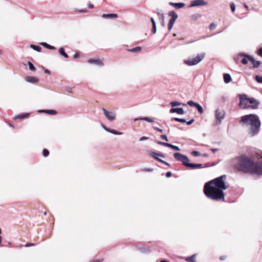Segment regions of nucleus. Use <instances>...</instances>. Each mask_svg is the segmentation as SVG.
Instances as JSON below:
<instances>
[{
  "instance_id": "f704fd0d",
  "label": "nucleus",
  "mask_w": 262,
  "mask_h": 262,
  "mask_svg": "<svg viewBox=\"0 0 262 262\" xmlns=\"http://www.w3.org/2000/svg\"><path fill=\"white\" fill-rule=\"evenodd\" d=\"M230 8L232 12H234L235 10V5L234 3L232 2L230 3Z\"/></svg>"
},
{
  "instance_id": "338daca9",
  "label": "nucleus",
  "mask_w": 262,
  "mask_h": 262,
  "mask_svg": "<svg viewBox=\"0 0 262 262\" xmlns=\"http://www.w3.org/2000/svg\"><path fill=\"white\" fill-rule=\"evenodd\" d=\"M160 262H169V261H167L166 260H162L160 261Z\"/></svg>"
},
{
  "instance_id": "2eb2a0df",
  "label": "nucleus",
  "mask_w": 262,
  "mask_h": 262,
  "mask_svg": "<svg viewBox=\"0 0 262 262\" xmlns=\"http://www.w3.org/2000/svg\"><path fill=\"white\" fill-rule=\"evenodd\" d=\"M151 155L153 156V157H154L155 159H156L157 160H158V161H159V162H161V163H163L165 164H166V165H169V164H168V163H167L166 162H165V161H164L162 160V159H160V158H158V157H157V156H161V157H164V156H163V155H162V154H158L155 153V152H152V153L151 154Z\"/></svg>"
},
{
  "instance_id": "a19ab883",
  "label": "nucleus",
  "mask_w": 262,
  "mask_h": 262,
  "mask_svg": "<svg viewBox=\"0 0 262 262\" xmlns=\"http://www.w3.org/2000/svg\"><path fill=\"white\" fill-rule=\"evenodd\" d=\"M172 148L174 149V150H177V151L180 150V148L178 146H175V145H173V146L172 147Z\"/></svg>"
},
{
  "instance_id": "de8ad7c7",
  "label": "nucleus",
  "mask_w": 262,
  "mask_h": 262,
  "mask_svg": "<svg viewBox=\"0 0 262 262\" xmlns=\"http://www.w3.org/2000/svg\"><path fill=\"white\" fill-rule=\"evenodd\" d=\"M79 57V54L78 53L76 52L73 56L74 58H77Z\"/></svg>"
},
{
  "instance_id": "39448f33",
  "label": "nucleus",
  "mask_w": 262,
  "mask_h": 262,
  "mask_svg": "<svg viewBox=\"0 0 262 262\" xmlns=\"http://www.w3.org/2000/svg\"><path fill=\"white\" fill-rule=\"evenodd\" d=\"M173 157L177 160L181 162L183 165L191 169L201 168L202 167V164L190 163L188 158L186 156L182 155L181 153H175L173 155Z\"/></svg>"
},
{
  "instance_id": "1a4fd4ad",
  "label": "nucleus",
  "mask_w": 262,
  "mask_h": 262,
  "mask_svg": "<svg viewBox=\"0 0 262 262\" xmlns=\"http://www.w3.org/2000/svg\"><path fill=\"white\" fill-rule=\"evenodd\" d=\"M103 112L104 114L105 117L110 121H113L116 116V113L113 111H108L103 108Z\"/></svg>"
},
{
  "instance_id": "e2e57ef3",
  "label": "nucleus",
  "mask_w": 262,
  "mask_h": 262,
  "mask_svg": "<svg viewBox=\"0 0 262 262\" xmlns=\"http://www.w3.org/2000/svg\"><path fill=\"white\" fill-rule=\"evenodd\" d=\"M102 260H94L93 262H101Z\"/></svg>"
},
{
  "instance_id": "6e6552de",
  "label": "nucleus",
  "mask_w": 262,
  "mask_h": 262,
  "mask_svg": "<svg viewBox=\"0 0 262 262\" xmlns=\"http://www.w3.org/2000/svg\"><path fill=\"white\" fill-rule=\"evenodd\" d=\"M225 116V113L224 111L220 108H217L215 111V118L216 119V121L215 122L214 125L215 126H217L220 124L222 120L224 119Z\"/></svg>"
},
{
  "instance_id": "c756f323",
  "label": "nucleus",
  "mask_w": 262,
  "mask_h": 262,
  "mask_svg": "<svg viewBox=\"0 0 262 262\" xmlns=\"http://www.w3.org/2000/svg\"><path fill=\"white\" fill-rule=\"evenodd\" d=\"M255 78L258 83H262V76L256 75Z\"/></svg>"
},
{
  "instance_id": "052dcab7",
  "label": "nucleus",
  "mask_w": 262,
  "mask_h": 262,
  "mask_svg": "<svg viewBox=\"0 0 262 262\" xmlns=\"http://www.w3.org/2000/svg\"><path fill=\"white\" fill-rule=\"evenodd\" d=\"M45 72L46 73H47V74H50V71H49V70H48V69H46V70H45Z\"/></svg>"
},
{
  "instance_id": "473e14b6",
  "label": "nucleus",
  "mask_w": 262,
  "mask_h": 262,
  "mask_svg": "<svg viewBox=\"0 0 262 262\" xmlns=\"http://www.w3.org/2000/svg\"><path fill=\"white\" fill-rule=\"evenodd\" d=\"M200 17V15L199 14H194L191 16V18L192 20H196Z\"/></svg>"
},
{
  "instance_id": "5fc2aeb1",
  "label": "nucleus",
  "mask_w": 262,
  "mask_h": 262,
  "mask_svg": "<svg viewBox=\"0 0 262 262\" xmlns=\"http://www.w3.org/2000/svg\"><path fill=\"white\" fill-rule=\"evenodd\" d=\"M173 26V25H172L168 24V30H170L172 28Z\"/></svg>"
},
{
  "instance_id": "4468645a",
  "label": "nucleus",
  "mask_w": 262,
  "mask_h": 262,
  "mask_svg": "<svg viewBox=\"0 0 262 262\" xmlns=\"http://www.w3.org/2000/svg\"><path fill=\"white\" fill-rule=\"evenodd\" d=\"M169 4L170 6L174 7L177 9H180L185 6V4L183 3H173L170 2Z\"/></svg>"
},
{
  "instance_id": "9d476101",
  "label": "nucleus",
  "mask_w": 262,
  "mask_h": 262,
  "mask_svg": "<svg viewBox=\"0 0 262 262\" xmlns=\"http://www.w3.org/2000/svg\"><path fill=\"white\" fill-rule=\"evenodd\" d=\"M207 4V3L203 0H194L191 2L190 7L204 6Z\"/></svg>"
},
{
  "instance_id": "6ab92c4d",
  "label": "nucleus",
  "mask_w": 262,
  "mask_h": 262,
  "mask_svg": "<svg viewBox=\"0 0 262 262\" xmlns=\"http://www.w3.org/2000/svg\"><path fill=\"white\" fill-rule=\"evenodd\" d=\"M168 15L171 17V19L176 20L178 18L177 14L173 11H171L169 12Z\"/></svg>"
},
{
  "instance_id": "09e8293b",
  "label": "nucleus",
  "mask_w": 262,
  "mask_h": 262,
  "mask_svg": "<svg viewBox=\"0 0 262 262\" xmlns=\"http://www.w3.org/2000/svg\"><path fill=\"white\" fill-rule=\"evenodd\" d=\"M34 246V244L33 243H27L25 245V247H30V246Z\"/></svg>"
},
{
  "instance_id": "37998d69",
  "label": "nucleus",
  "mask_w": 262,
  "mask_h": 262,
  "mask_svg": "<svg viewBox=\"0 0 262 262\" xmlns=\"http://www.w3.org/2000/svg\"><path fill=\"white\" fill-rule=\"evenodd\" d=\"M152 24V26H156V21L153 17H151L150 18Z\"/></svg>"
},
{
  "instance_id": "7c9ffc66",
  "label": "nucleus",
  "mask_w": 262,
  "mask_h": 262,
  "mask_svg": "<svg viewBox=\"0 0 262 262\" xmlns=\"http://www.w3.org/2000/svg\"><path fill=\"white\" fill-rule=\"evenodd\" d=\"M187 104L189 106L196 107V105L198 104V103L194 102L192 100H189L187 102Z\"/></svg>"
},
{
  "instance_id": "72a5a7b5",
  "label": "nucleus",
  "mask_w": 262,
  "mask_h": 262,
  "mask_svg": "<svg viewBox=\"0 0 262 262\" xmlns=\"http://www.w3.org/2000/svg\"><path fill=\"white\" fill-rule=\"evenodd\" d=\"M28 64L29 67V69L31 71H34L35 70V68L33 66V64L30 61L28 62Z\"/></svg>"
},
{
  "instance_id": "a878e982",
  "label": "nucleus",
  "mask_w": 262,
  "mask_h": 262,
  "mask_svg": "<svg viewBox=\"0 0 262 262\" xmlns=\"http://www.w3.org/2000/svg\"><path fill=\"white\" fill-rule=\"evenodd\" d=\"M141 120L145 121L148 122H153L154 120L152 118H149V117H142L141 119H140Z\"/></svg>"
},
{
  "instance_id": "13d9d810",
  "label": "nucleus",
  "mask_w": 262,
  "mask_h": 262,
  "mask_svg": "<svg viewBox=\"0 0 262 262\" xmlns=\"http://www.w3.org/2000/svg\"><path fill=\"white\" fill-rule=\"evenodd\" d=\"M211 150L213 152L215 153L216 151H217L218 150V149H216V148H212V149H211Z\"/></svg>"
},
{
  "instance_id": "aec40b11",
  "label": "nucleus",
  "mask_w": 262,
  "mask_h": 262,
  "mask_svg": "<svg viewBox=\"0 0 262 262\" xmlns=\"http://www.w3.org/2000/svg\"><path fill=\"white\" fill-rule=\"evenodd\" d=\"M196 254H194L192 255V256L190 257H188L185 258V260L187 262H195V257H196Z\"/></svg>"
},
{
  "instance_id": "6e6d98bb",
  "label": "nucleus",
  "mask_w": 262,
  "mask_h": 262,
  "mask_svg": "<svg viewBox=\"0 0 262 262\" xmlns=\"http://www.w3.org/2000/svg\"><path fill=\"white\" fill-rule=\"evenodd\" d=\"M172 146H173V145H172L171 144H169V143H166L165 146L169 147H170V148H172Z\"/></svg>"
},
{
  "instance_id": "5701e85b",
  "label": "nucleus",
  "mask_w": 262,
  "mask_h": 262,
  "mask_svg": "<svg viewBox=\"0 0 262 262\" xmlns=\"http://www.w3.org/2000/svg\"><path fill=\"white\" fill-rule=\"evenodd\" d=\"M40 45L49 49H51V50L55 49V48L54 47L51 46V45L47 43L46 42H41Z\"/></svg>"
},
{
  "instance_id": "4be33fe9",
  "label": "nucleus",
  "mask_w": 262,
  "mask_h": 262,
  "mask_svg": "<svg viewBox=\"0 0 262 262\" xmlns=\"http://www.w3.org/2000/svg\"><path fill=\"white\" fill-rule=\"evenodd\" d=\"M29 115H30L29 113H25V114H23L22 115H19L16 116L14 117V119H17L26 118H28L29 116Z\"/></svg>"
},
{
  "instance_id": "bb28decb",
  "label": "nucleus",
  "mask_w": 262,
  "mask_h": 262,
  "mask_svg": "<svg viewBox=\"0 0 262 262\" xmlns=\"http://www.w3.org/2000/svg\"><path fill=\"white\" fill-rule=\"evenodd\" d=\"M141 50V48L140 47H137L134 48H133L129 50V51L132 52H137L140 51Z\"/></svg>"
},
{
  "instance_id": "a18cd8bd",
  "label": "nucleus",
  "mask_w": 262,
  "mask_h": 262,
  "mask_svg": "<svg viewBox=\"0 0 262 262\" xmlns=\"http://www.w3.org/2000/svg\"><path fill=\"white\" fill-rule=\"evenodd\" d=\"M157 143L158 144H159V145H163V146H166V143L163 142H161V141H158V142H157Z\"/></svg>"
},
{
  "instance_id": "20e7f679",
  "label": "nucleus",
  "mask_w": 262,
  "mask_h": 262,
  "mask_svg": "<svg viewBox=\"0 0 262 262\" xmlns=\"http://www.w3.org/2000/svg\"><path fill=\"white\" fill-rule=\"evenodd\" d=\"M258 104L259 102L253 98H248L246 95L240 96L239 105L242 108L245 109L250 107L255 108Z\"/></svg>"
},
{
  "instance_id": "69168bd1",
  "label": "nucleus",
  "mask_w": 262,
  "mask_h": 262,
  "mask_svg": "<svg viewBox=\"0 0 262 262\" xmlns=\"http://www.w3.org/2000/svg\"><path fill=\"white\" fill-rule=\"evenodd\" d=\"M220 259H221V260H224V259H225V257H224V256H221V257H220Z\"/></svg>"
},
{
  "instance_id": "58836bf2",
  "label": "nucleus",
  "mask_w": 262,
  "mask_h": 262,
  "mask_svg": "<svg viewBox=\"0 0 262 262\" xmlns=\"http://www.w3.org/2000/svg\"><path fill=\"white\" fill-rule=\"evenodd\" d=\"M257 54L258 55L262 57V48H260L257 51Z\"/></svg>"
},
{
  "instance_id": "7ed1b4c3",
  "label": "nucleus",
  "mask_w": 262,
  "mask_h": 262,
  "mask_svg": "<svg viewBox=\"0 0 262 262\" xmlns=\"http://www.w3.org/2000/svg\"><path fill=\"white\" fill-rule=\"evenodd\" d=\"M243 126L248 127L249 134L253 136L259 131L261 125L259 117L256 115L250 114L243 116L240 121Z\"/></svg>"
},
{
  "instance_id": "412c9836",
  "label": "nucleus",
  "mask_w": 262,
  "mask_h": 262,
  "mask_svg": "<svg viewBox=\"0 0 262 262\" xmlns=\"http://www.w3.org/2000/svg\"><path fill=\"white\" fill-rule=\"evenodd\" d=\"M39 113H46L50 115H55L56 114V112L54 110H39Z\"/></svg>"
},
{
  "instance_id": "49530a36",
  "label": "nucleus",
  "mask_w": 262,
  "mask_h": 262,
  "mask_svg": "<svg viewBox=\"0 0 262 262\" xmlns=\"http://www.w3.org/2000/svg\"><path fill=\"white\" fill-rule=\"evenodd\" d=\"M176 20L170 19L169 21L168 24L173 25Z\"/></svg>"
},
{
  "instance_id": "423d86ee",
  "label": "nucleus",
  "mask_w": 262,
  "mask_h": 262,
  "mask_svg": "<svg viewBox=\"0 0 262 262\" xmlns=\"http://www.w3.org/2000/svg\"><path fill=\"white\" fill-rule=\"evenodd\" d=\"M238 58H241V62L243 64H247L249 63V66L253 68L258 67L260 64L259 61H256L252 56L243 53L239 54Z\"/></svg>"
},
{
  "instance_id": "f03ea898",
  "label": "nucleus",
  "mask_w": 262,
  "mask_h": 262,
  "mask_svg": "<svg viewBox=\"0 0 262 262\" xmlns=\"http://www.w3.org/2000/svg\"><path fill=\"white\" fill-rule=\"evenodd\" d=\"M223 175L206 183L204 187L205 194L213 200L219 201L224 199L223 191L227 188Z\"/></svg>"
},
{
  "instance_id": "a211bd4d",
  "label": "nucleus",
  "mask_w": 262,
  "mask_h": 262,
  "mask_svg": "<svg viewBox=\"0 0 262 262\" xmlns=\"http://www.w3.org/2000/svg\"><path fill=\"white\" fill-rule=\"evenodd\" d=\"M223 77L224 82L226 83H229L232 80L231 77L229 74H224Z\"/></svg>"
},
{
  "instance_id": "603ef678",
  "label": "nucleus",
  "mask_w": 262,
  "mask_h": 262,
  "mask_svg": "<svg viewBox=\"0 0 262 262\" xmlns=\"http://www.w3.org/2000/svg\"><path fill=\"white\" fill-rule=\"evenodd\" d=\"M193 121H194V119H191V120H190L188 122H186V123L188 125H190L193 122Z\"/></svg>"
},
{
  "instance_id": "c03bdc74",
  "label": "nucleus",
  "mask_w": 262,
  "mask_h": 262,
  "mask_svg": "<svg viewBox=\"0 0 262 262\" xmlns=\"http://www.w3.org/2000/svg\"><path fill=\"white\" fill-rule=\"evenodd\" d=\"M161 138L164 140H165V141H168V139H167V137L166 135H161Z\"/></svg>"
},
{
  "instance_id": "f3484780",
  "label": "nucleus",
  "mask_w": 262,
  "mask_h": 262,
  "mask_svg": "<svg viewBox=\"0 0 262 262\" xmlns=\"http://www.w3.org/2000/svg\"><path fill=\"white\" fill-rule=\"evenodd\" d=\"M26 81L28 82L36 83L38 81V79L37 78L35 77H27L26 78Z\"/></svg>"
},
{
  "instance_id": "f257e3e1",
  "label": "nucleus",
  "mask_w": 262,
  "mask_h": 262,
  "mask_svg": "<svg viewBox=\"0 0 262 262\" xmlns=\"http://www.w3.org/2000/svg\"><path fill=\"white\" fill-rule=\"evenodd\" d=\"M255 162L247 157H242L234 159L233 163L239 170L249 172L254 174H262V153H257L255 157Z\"/></svg>"
},
{
  "instance_id": "ea45409f",
  "label": "nucleus",
  "mask_w": 262,
  "mask_h": 262,
  "mask_svg": "<svg viewBox=\"0 0 262 262\" xmlns=\"http://www.w3.org/2000/svg\"><path fill=\"white\" fill-rule=\"evenodd\" d=\"M156 32H157V27H156V26H152V32L154 34H155L156 33Z\"/></svg>"
},
{
  "instance_id": "393cba45",
  "label": "nucleus",
  "mask_w": 262,
  "mask_h": 262,
  "mask_svg": "<svg viewBox=\"0 0 262 262\" xmlns=\"http://www.w3.org/2000/svg\"><path fill=\"white\" fill-rule=\"evenodd\" d=\"M30 47L32 49H33V50H35L36 51H38V52H40L41 50V47H39V46H38L31 45Z\"/></svg>"
},
{
  "instance_id": "680f3d73",
  "label": "nucleus",
  "mask_w": 262,
  "mask_h": 262,
  "mask_svg": "<svg viewBox=\"0 0 262 262\" xmlns=\"http://www.w3.org/2000/svg\"><path fill=\"white\" fill-rule=\"evenodd\" d=\"M142 117H140V118H136L134 119V121H136L137 120H141L140 119H141Z\"/></svg>"
},
{
  "instance_id": "e433bc0d",
  "label": "nucleus",
  "mask_w": 262,
  "mask_h": 262,
  "mask_svg": "<svg viewBox=\"0 0 262 262\" xmlns=\"http://www.w3.org/2000/svg\"><path fill=\"white\" fill-rule=\"evenodd\" d=\"M191 155L194 157H197L201 155V154L197 151H193L191 152Z\"/></svg>"
},
{
  "instance_id": "c9c22d12",
  "label": "nucleus",
  "mask_w": 262,
  "mask_h": 262,
  "mask_svg": "<svg viewBox=\"0 0 262 262\" xmlns=\"http://www.w3.org/2000/svg\"><path fill=\"white\" fill-rule=\"evenodd\" d=\"M174 119L177 121H178V122H182V123H185L186 122V120L184 119H180V118H174Z\"/></svg>"
},
{
  "instance_id": "bf43d9fd",
  "label": "nucleus",
  "mask_w": 262,
  "mask_h": 262,
  "mask_svg": "<svg viewBox=\"0 0 262 262\" xmlns=\"http://www.w3.org/2000/svg\"><path fill=\"white\" fill-rule=\"evenodd\" d=\"M88 7H89V8L91 9L94 7V6L93 4H90L88 5Z\"/></svg>"
},
{
  "instance_id": "0e129e2a",
  "label": "nucleus",
  "mask_w": 262,
  "mask_h": 262,
  "mask_svg": "<svg viewBox=\"0 0 262 262\" xmlns=\"http://www.w3.org/2000/svg\"><path fill=\"white\" fill-rule=\"evenodd\" d=\"M244 7H245L246 8H247V9H248V5H247V4H244Z\"/></svg>"
},
{
  "instance_id": "f8f14e48",
  "label": "nucleus",
  "mask_w": 262,
  "mask_h": 262,
  "mask_svg": "<svg viewBox=\"0 0 262 262\" xmlns=\"http://www.w3.org/2000/svg\"><path fill=\"white\" fill-rule=\"evenodd\" d=\"M157 14H158V17H159V19L160 20L161 25L163 27H164L165 26V21H164L165 17H164L163 12L161 10H159L157 12Z\"/></svg>"
},
{
  "instance_id": "0eeeda50",
  "label": "nucleus",
  "mask_w": 262,
  "mask_h": 262,
  "mask_svg": "<svg viewBox=\"0 0 262 262\" xmlns=\"http://www.w3.org/2000/svg\"><path fill=\"white\" fill-rule=\"evenodd\" d=\"M205 53L198 54L195 57H190L184 60V63L188 66H193L200 62L205 57Z\"/></svg>"
},
{
  "instance_id": "3c124183",
  "label": "nucleus",
  "mask_w": 262,
  "mask_h": 262,
  "mask_svg": "<svg viewBox=\"0 0 262 262\" xmlns=\"http://www.w3.org/2000/svg\"><path fill=\"white\" fill-rule=\"evenodd\" d=\"M170 113H176V108H172L170 110Z\"/></svg>"
},
{
  "instance_id": "9b49d317",
  "label": "nucleus",
  "mask_w": 262,
  "mask_h": 262,
  "mask_svg": "<svg viewBox=\"0 0 262 262\" xmlns=\"http://www.w3.org/2000/svg\"><path fill=\"white\" fill-rule=\"evenodd\" d=\"M88 62L90 64H94L100 67L103 66V62L98 58H90L88 60Z\"/></svg>"
},
{
  "instance_id": "864d4df0",
  "label": "nucleus",
  "mask_w": 262,
  "mask_h": 262,
  "mask_svg": "<svg viewBox=\"0 0 262 262\" xmlns=\"http://www.w3.org/2000/svg\"><path fill=\"white\" fill-rule=\"evenodd\" d=\"M171 176V172H170V171L167 172L166 173V177H167V178L170 177Z\"/></svg>"
},
{
  "instance_id": "79ce46f5",
  "label": "nucleus",
  "mask_w": 262,
  "mask_h": 262,
  "mask_svg": "<svg viewBox=\"0 0 262 262\" xmlns=\"http://www.w3.org/2000/svg\"><path fill=\"white\" fill-rule=\"evenodd\" d=\"M147 139H148L147 137L143 136V137H142L141 138H140L139 141H143L146 140Z\"/></svg>"
},
{
  "instance_id": "ddd939ff",
  "label": "nucleus",
  "mask_w": 262,
  "mask_h": 262,
  "mask_svg": "<svg viewBox=\"0 0 262 262\" xmlns=\"http://www.w3.org/2000/svg\"><path fill=\"white\" fill-rule=\"evenodd\" d=\"M102 127L108 133H110L111 134H113L114 135H121L123 134L121 132H118L116 130H114V129H110V128H108L107 127H106L105 126H102Z\"/></svg>"
},
{
  "instance_id": "4c0bfd02",
  "label": "nucleus",
  "mask_w": 262,
  "mask_h": 262,
  "mask_svg": "<svg viewBox=\"0 0 262 262\" xmlns=\"http://www.w3.org/2000/svg\"><path fill=\"white\" fill-rule=\"evenodd\" d=\"M42 153H43V155L45 157L48 156L49 155V151L47 149H44L43 150Z\"/></svg>"
},
{
  "instance_id": "cd10ccee",
  "label": "nucleus",
  "mask_w": 262,
  "mask_h": 262,
  "mask_svg": "<svg viewBox=\"0 0 262 262\" xmlns=\"http://www.w3.org/2000/svg\"><path fill=\"white\" fill-rule=\"evenodd\" d=\"M176 113L180 115L184 114V111L182 108H176Z\"/></svg>"
},
{
  "instance_id": "c85d7f7f",
  "label": "nucleus",
  "mask_w": 262,
  "mask_h": 262,
  "mask_svg": "<svg viewBox=\"0 0 262 262\" xmlns=\"http://www.w3.org/2000/svg\"><path fill=\"white\" fill-rule=\"evenodd\" d=\"M196 107L200 114L203 113V112H204L203 108L199 103L196 105Z\"/></svg>"
},
{
  "instance_id": "dca6fc26",
  "label": "nucleus",
  "mask_w": 262,
  "mask_h": 262,
  "mask_svg": "<svg viewBox=\"0 0 262 262\" xmlns=\"http://www.w3.org/2000/svg\"><path fill=\"white\" fill-rule=\"evenodd\" d=\"M102 17L104 18L114 19L117 17V15L116 14H103Z\"/></svg>"
},
{
  "instance_id": "4d7b16f0",
  "label": "nucleus",
  "mask_w": 262,
  "mask_h": 262,
  "mask_svg": "<svg viewBox=\"0 0 262 262\" xmlns=\"http://www.w3.org/2000/svg\"><path fill=\"white\" fill-rule=\"evenodd\" d=\"M154 128L160 132H162V130L157 127H155Z\"/></svg>"
},
{
  "instance_id": "774afa93",
  "label": "nucleus",
  "mask_w": 262,
  "mask_h": 262,
  "mask_svg": "<svg viewBox=\"0 0 262 262\" xmlns=\"http://www.w3.org/2000/svg\"><path fill=\"white\" fill-rule=\"evenodd\" d=\"M2 239V236L0 235V244L1 243Z\"/></svg>"
},
{
  "instance_id": "8fccbe9b",
  "label": "nucleus",
  "mask_w": 262,
  "mask_h": 262,
  "mask_svg": "<svg viewBox=\"0 0 262 262\" xmlns=\"http://www.w3.org/2000/svg\"><path fill=\"white\" fill-rule=\"evenodd\" d=\"M216 27V25L214 24H211L210 25V29H212Z\"/></svg>"
},
{
  "instance_id": "b1692460",
  "label": "nucleus",
  "mask_w": 262,
  "mask_h": 262,
  "mask_svg": "<svg viewBox=\"0 0 262 262\" xmlns=\"http://www.w3.org/2000/svg\"><path fill=\"white\" fill-rule=\"evenodd\" d=\"M59 52L61 55H62L65 58H68V54L64 52V49L62 47H61L59 49Z\"/></svg>"
},
{
  "instance_id": "2f4dec72",
  "label": "nucleus",
  "mask_w": 262,
  "mask_h": 262,
  "mask_svg": "<svg viewBox=\"0 0 262 262\" xmlns=\"http://www.w3.org/2000/svg\"><path fill=\"white\" fill-rule=\"evenodd\" d=\"M181 104H182V103H181L178 101H171L170 102V105L173 107L176 106H179Z\"/></svg>"
}]
</instances>
